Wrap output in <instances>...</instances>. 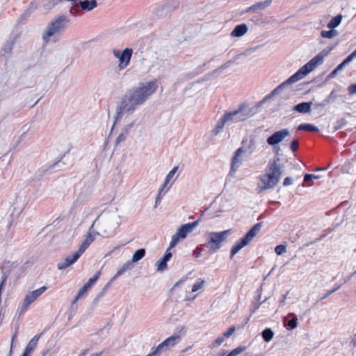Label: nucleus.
I'll return each instance as SVG.
<instances>
[{
	"label": "nucleus",
	"mask_w": 356,
	"mask_h": 356,
	"mask_svg": "<svg viewBox=\"0 0 356 356\" xmlns=\"http://www.w3.org/2000/svg\"><path fill=\"white\" fill-rule=\"evenodd\" d=\"M257 149V141L254 137L251 136L250 140L243 139L241 146L236 150L232 159L229 174L234 175L238 168L242 165L245 156L252 155Z\"/></svg>",
	"instance_id": "nucleus-4"
},
{
	"label": "nucleus",
	"mask_w": 356,
	"mask_h": 356,
	"mask_svg": "<svg viewBox=\"0 0 356 356\" xmlns=\"http://www.w3.org/2000/svg\"><path fill=\"white\" fill-rule=\"evenodd\" d=\"M170 249H171V248H168L167 249V250L165 251V254H164L163 257V259L164 260H165L166 261H168L170 259V258L172 257V253L170 252Z\"/></svg>",
	"instance_id": "nucleus-48"
},
{
	"label": "nucleus",
	"mask_w": 356,
	"mask_h": 356,
	"mask_svg": "<svg viewBox=\"0 0 356 356\" xmlns=\"http://www.w3.org/2000/svg\"><path fill=\"white\" fill-rule=\"evenodd\" d=\"M275 251L277 255H281L286 252V247L284 245H277L275 248Z\"/></svg>",
	"instance_id": "nucleus-39"
},
{
	"label": "nucleus",
	"mask_w": 356,
	"mask_h": 356,
	"mask_svg": "<svg viewBox=\"0 0 356 356\" xmlns=\"http://www.w3.org/2000/svg\"><path fill=\"white\" fill-rule=\"evenodd\" d=\"M292 183H293L292 179L289 177H287L284 179L283 186H288L292 184Z\"/></svg>",
	"instance_id": "nucleus-50"
},
{
	"label": "nucleus",
	"mask_w": 356,
	"mask_h": 356,
	"mask_svg": "<svg viewBox=\"0 0 356 356\" xmlns=\"http://www.w3.org/2000/svg\"><path fill=\"white\" fill-rule=\"evenodd\" d=\"M356 57V50L353 51L341 63H340L337 67V70L341 71L346 65L351 62L353 58Z\"/></svg>",
	"instance_id": "nucleus-29"
},
{
	"label": "nucleus",
	"mask_w": 356,
	"mask_h": 356,
	"mask_svg": "<svg viewBox=\"0 0 356 356\" xmlns=\"http://www.w3.org/2000/svg\"><path fill=\"white\" fill-rule=\"evenodd\" d=\"M136 125V121H133L131 123L125 125L122 131L126 133L127 134H129L130 130Z\"/></svg>",
	"instance_id": "nucleus-41"
},
{
	"label": "nucleus",
	"mask_w": 356,
	"mask_h": 356,
	"mask_svg": "<svg viewBox=\"0 0 356 356\" xmlns=\"http://www.w3.org/2000/svg\"><path fill=\"white\" fill-rule=\"evenodd\" d=\"M338 35V32L333 29H330V31H322L321 33V35L322 38H333L334 37L337 36Z\"/></svg>",
	"instance_id": "nucleus-33"
},
{
	"label": "nucleus",
	"mask_w": 356,
	"mask_h": 356,
	"mask_svg": "<svg viewBox=\"0 0 356 356\" xmlns=\"http://www.w3.org/2000/svg\"><path fill=\"white\" fill-rule=\"evenodd\" d=\"M289 136L290 131L288 129H282L274 132L267 138L266 142L268 145L275 147L280 143L284 141L286 138L289 137Z\"/></svg>",
	"instance_id": "nucleus-14"
},
{
	"label": "nucleus",
	"mask_w": 356,
	"mask_h": 356,
	"mask_svg": "<svg viewBox=\"0 0 356 356\" xmlns=\"http://www.w3.org/2000/svg\"><path fill=\"white\" fill-rule=\"evenodd\" d=\"M283 166L281 159L275 157L268 161L265 172L259 177L257 191L261 193L265 191L274 188L279 183L282 175Z\"/></svg>",
	"instance_id": "nucleus-1"
},
{
	"label": "nucleus",
	"mask_w": 356,
	"mask_h": 356,
	"mask_svg": "<svg viewBox=\"0 0 356 356\" xmlns=\"http://www.w3.org/2000/svg\"><path fill=\"white\" fill-rule=\"evenodd\" d=\"M14 41L13 40H8L7 41L2 48V51L5 54H10L12 51V49L13 48Z\"/></svg>",
	"instance_id": "nucleus-34"
},
{
	"label": "nucleus",
	"mask_w": 356,
	"mask_h": 356,
	"mask_svg": "<svg viewBox=\"0 0 356 356\" xmlns=\"http://www.w3.org/2000/svg\"><path fill=\"white\" fill-rule=\"evenodd\" d=\"M145 254V249L140 248L137 250L132 255L131 260L130 261L131 264L136 263L144 257Z\"/></svg>",
	"instance_id": "nucleus-28"
},
{
	"label": "nucleus",
	"mask_w": 356,
	"mask_h": 356,
	"mask_svg": "<svg viewBox=\"0 0 356 356\" xmlns=\"http://www.w3.org/2000/svg\"><path fill=\"white\" fill-rule=\"evenodd\" d=\"M340 286H337V287H335L334 289H333L332 290H330V291H328L323 297H321L320 298V300H322L325 298H326L327 297H328L329 296L332 295L333 293H334L337 290H338L339 289Z\"/></svg>",
	"instance_id": "nucleus-47"
},
{
	"label": "nucleus",
	"mask_w": 356,
	"mask_h": 356,
	"mask_svg": "<svg viewBox=\"0 0 356 356\" xmlns=\"http://www.w3.org/2000/svg\"><path fill=\"white\" fill-rule=\"evenodd\" d=\"M262 337L266 342L271 341L274 337V332L271 328H266L261 332Z\"/></svg>",
	"instance_id": "nucleus-31"
},
{
	"label": "nucleus",
	"mask_w": 356,
	"mask_h": 356,
	"mask_svg": "<svg viewBox=\"0 0 356 356\" xmlns=\"http://www.w3.org/2000/svg\"><path fill=\"white\" fill-rule=\"evenodd\" d=\"M341 170L343 173L352 174L354 172V161L348 160L342 166Z\"/></svg>",
	"instance_id": "nucleus-27"
},
{
	"label": "nucleus",
	"mask_w": 356,
	"mask_h": 356,
	"mask_svg": "<svg viewBox=\"0 0 356 356\" xmlns=\"http://www.w3.org/2000/svg\"><path fill=\"white\" fill-rule=\"evenodd\" d=\"M272 2V0H266L262 2L257 3L254 5H252V6L249 7L247 9V12L248 11H257L258 10H264L268 7Z\"/></svg>",
	"instance_id": "nucleus-25"
},
{
	"label": "nucleus",
	"mask_w": 356,
	"mask_h": 356,
	"mask_svg": "<svg viewBox=\"0 0 356 356\" xmlns=\"http://www.w3.org/2000/svg\"><path fill=\"white\" fill-rule=\"evenodd\" d=\"M205 284V281L204 280H197L193 286L192 292H196L198 290L201 289Z\"/></svg>",
	"instance_id": "nucleus-36"
},
{
	"label": "nucleus",
	"mask_w": 356,
	"mask_h": 356,
	"mask_svg": "<svg viewBox=\"0 0 356 356\" xmlns=\"http://www.w3.org/2000/svg\"><path fill=\"white\" fill-rule=\"evenodd\" d=\"M236 330V327L235 326H232L230 327L228 330L227 332H225L224 334H223V336L225 337V338H229L230 337L233 333L235 332Z\"/></svg>",
	"instance_id": "nucleus-44"
},
{
	"label": "nucleus",
	"mask_w": 356,
	"mask_h": 356,
	"mask_svg": "<svg viewBox=\"0 0 356 356\" xmlns=\"http://www.w3.org/2000/svg\"><path fill=\"white\" fill-rule=\"evenodd\" d=\"M286 296H287V293L284 295L282 296V298L280 300V306H282L285 304V301H286Z\"/></svg>",
	"instance_id": "nucleus-59"
},
{
	"label": "nucleus",
	"mask_w": 356,
	"mask_h": 356,
	"mask_svg": "<svg viewBox=\"0 0 356 356\" xmlns=\"http://www.w3.org/2000/svg\"><path fill=\"white\" fill-rule=\"evenodd\" d=\"M297 321L298 318L294 313H289L283 318L284 326H288L291 329H296L298 327Z\"/></svg>",
	"instance_id": "nucleus-19"
},
{
	"label": "nucleus",
	"mask_w": 356,
	"mask_h": 356,
	"mask_svg": "<svg viewBox=\"0 0 356 356\" xmlns=\"http://www.w3.org/2000/svg\"><path fill=\"white\" fill-rule=\"evenodd\" d=\"M193 256L196 258H198L201 256V252H200V250L199 248H197L194 252H193Z\"/></svg>",
	"instance_id": "nucleus-57"
},
{
	"label": "nucleus",
	"mask_w": 356,
	"mask_h": 356,
	"mask_svg": "<svg viewBox=\"0 0 356 356\" xmlns=\"http://www.w3.org/2000/svg\"><path fill=\"white\" fill-rule=\"evenodd\" d=\"M312 105V102H302L293 107V110L296 111L300 113H309L311 111V106Z\"/></svg>",
	"instance_id": "nucleus-23"
},
{
	"label": "nucleus",
	"mask_w": 356,
	"mask_h": 356,
	"mask_svg": "<svg viewBox=\"0 0 356 356\" xmlns=\"http://www.w3.org/2000/svg\"><path fill=\"white\" fill-rule=\"evenodd\" d=\"M99 219L100 216H98L90 227L88 233L85 240L81 244L79 250H77L79 254H82L85 252V250L89 247V245L93 242L95 236L99 235V232L92 230L95 225L99 220Z\"/></svg>",
	"instance_id": "nucleus-12"
},
{
	"label": "nucleus",
	"mask_w": 356,
	"mask_h": 356,
	"mask_svg": "<svg viewBox=\"0 0 356 356\" xmlns=\"http://www.w3.org/2000/svg\"><path fill=\"white\" fill-rule=\"evenodd\" d=\"M136 125V121H133L131 123L125 125L122 131L126 133L127 134H129L130 130Z\"/></svg>",
	"instance_id": "nucleus-42"
},
{
	"label": "nucleus",
	"mask_w": 356,
	"mask_h": 356,
	"mask_svg": "<svg viewBox=\"0 0 356 356\" xmlns=\"http://www.w3.org/2000/svg\"><path fill=\"white\" fill-rule=\"evenodd\" d=\"M79 11V8L78 6H73L70 10V13L72 14V15H74L76 14V13H78Z\"/></svg>",
	"instance_id": "nucleus-55"
},
{
	"label": "nucleus",
	"mask_w": 356,
	"mask_h": 356,
	"mask_svg": "<svg viewBox=\"0 0 356 356\" xmlns=\"http://www.w3.org/2000/svg\"><path fill=\"white\" fill-rule=\"evenodd\" d=\"M199 220L191 223L182 225L177 232L172 236L171 241L169 245V248H173L176 246L180 239H184L188 233H191L195 228L198 225Z\"/></svg>",
	"instance_id": "nucleus-10"
},
{
	"label": "nucleus",
	"mask_w": 356,
	"mask_h": 356,
	"mask_svg": "<svg viewBox=\"0 0 356 356\" xmlns=\"http://www.w3.org/2000/svg\"><path fill=\"white\" fill-rule=\"evenodd\" d=\"M178 166H175L169 172L168 174L166 175L165 177V180H166V182H169L172 178L173 177L175 176V173L177 172V170H178Z\"/></svg>",
	"instance_id": "nucleus-37"
},
{
	"label": "nucleus",
	"mask_w": 356,
	"mask_h": 356,
	"mask_svg": "<svg viewBox=\"0 0 356 356\" xmlns=\"http://www.w3.org/2000/svg\"><path fill=\"white\" fill-rule=\"evenodd\" d=\"M42 333L36 334L31 339V341L27 344L23 354L22 356H29L31 353L34 350L35 347L37 346L38 340L41 336Z\"/></svg>",
	"instance_id": "nucleus-18"
},
{
	"label": "nucleus",
	"mask_w": 356,
	"mask_h": 356,
	"mask_svg": "<svg viewBox=\"0 0 356 356\" xmlns=\"http://www.w3.org/2000/svg\"><path fill=\"white\" fill-rule=\"evenodd\" d=\"M341 20H342V15H338L335 16L334 17H333L330 21V22L327 24V27L329 29H334V28H336L337 26H338L341 24Z\"/></svg>",
	"instance_id": "nucleus-30"
},
{
	"label": "nucleus",
	"mask_w": 356,
	"mask_h": 356,
	"mask_svg": "<svg viewBox=\"0 0 356 356\" xmlns=\"http://www.w3.org/2000/svg\"><path fill=\"white\" fill-rule=\"evenodd\" d=\"M325 55L323 52L319 53L313 58H312L308 63L304 65L302 67H300L298 72H296L293 75L290 76L288 79H286L284 82L279 85L275 89H274L266 97V99H269L277 94H278L280 90L286 86L291 83H294L299 80L303 79L306 76L309 72H312L314 69H316L318 66L321 65L324 60Z\"/></svg>",
	"instance_id": "nucleus-2"
},
{
	"label": "nucleus",
	"mask_w": 356,
	"mask_h": 356,
	"mask_svg": "<svg viewBox=\"0 0 356 356\" xmlns=\"http://www.w3.org/2000/svg\"><path fill=\"white\" fill-rule=\"evenodd\" d=\"M158 86L154 81L140 83L138 86L127 90L130 95L142 106L156 92Z\"/></svg>",
	"instance_id": "nucleus-5"
},
{
	"label": "nucleus",
	"mask_w": 356,
	"mask_h": 356,
	"mask_svg": "<svg viewBox=\"0 0 356 356\" xmlns=\"http://www.w3.org/2000/svg\"><path fill=\"white\" fill-rule=\"evenodd\" d=\"M97 6L96 0H83L80 1V7L81 9L90 11Z\"/></svg>",
	"instance_id": "nucleus-24"
},
{
	"label": "nucleus",
	"mask_w": 356,
	"mask_h": 356,
	"mask_svg": "<svg viewBox=\"0 0 356 356\" xmlns=\"http://www.w3.org/2000/svg\"><path fill=\"white\" fill-rule=\"evenodd\" d=\"M70 24V19L65 15H58L47 24L42 32V39L44 44L56 42Z\"/></svg>",
	"instance_id": "nucleus-3"
},
{
	"label": "nucleus",
	"mask_w": 356,
	"mask_h": 356,
	"mask_svg": "<svg viewBox=\"0 0 356 356\" xmlns=\"http://www.w3.org/2000/svg\"><path fill=\"white\" fill-rule=\"evenodd\" d=\"M262 227V222L255 224L245 234V236L241 239V241L234 245L231 250V257L234 256L240 250L249 244L250 241L257 236Z\"/></svg>",
	"instance_id": "nucleus-9"
},
{
	"label": "nucleus",
	"mask_w": 356,
	"mask_h": 356,
	"mask_svg": "<svg viewBox=\"0 0 356 356\" xmlns=\"http://www.w3.org/2000/svg\"><path fill=\"white\" fill-rule=\"evenodd\" d=\"M133 54L131 48H125L122 51L118 49H113V56L118 59V68L125 69L129 64Z\"/></svg>",
	"instance_id": "nucleus-11"
},
{
	"label": "nucleus",
	"mask_w": 356,
	"mask_h": 356,
	"mask_svg": "<svg viewBox=\"0 0 356 356\" xmlns=\"http://www.w3.org/2000/svg\"><path fill=\"white\" fill-rule=\"evenodd\" d=\"M196 297H197V296H195L193 298H190V297L186 296V298H184V300H186V301L192 300L195 299Z\"/></svg>",
	"instance_id": "nucleus-63"
},
{
	"label": "nucleus",
	"mask_w": 356,
	"mask_h": 356,
	"mask_svg": "<svg viewBox=\"0 0 356 356\" xmlns=\"http://www.w3.org/2000/svg\"><path fill=\"white\" fill-rule=\"evenodd\" d=\"M226 124H227V122L224 115H222L211 131V136L213 137L217 136L222 131Z\"/></svg>",
	"instance_id": "nucleus-22"
},
{
	"label": "nucleus",
	"mask_w": 356,
	"mask_h": 356,
	"mask_svg": "<svg viewBox=\"0 0 356 356\" xmlns=\"http://www.w3.org/2000/svg\"><path fill=\"white\" fill-rule=\"evenodd\" d=\"M248 26L245 24L237 25L232 31V37H241L248 32Z\"/></svg>",
	"instance_id": "nucleus-21"
},
{
	"label": "nucleus",
	"mask_w": 356,
	"mask_h": 356,
	"mask_svg": "<svg viewBox=\"0 0 356 356\" xmlns=\"http://www.w3.org/2000/svg\"><path fill=\"white\" fill-rule=\"evenodd\" d=\"M318 178H319V176H318V175H312V174H306L304 177V181L305 182H307L313 179H318Z\"/></svg>",
	"instance_id": "nucleus-45"
},
{
	"label": "nucleus",
	"mask_w": 356,
	"mask_h": 356,
	"mask_svg": "<svg viewBox=\"0 0 356 356\" xmlns=\"http://www.w3.org/2000/svg\"><path fill=\"white\" fill-rule=\"evenodd\" d=\"M17 333H18V327L16 328L15 332V333L13 335L12 339H11V345H10V353H12L13 342H14V340H15V337L17 335Z\"/></svg>",
	"instance_id": "nucleus-53"
},
{
	"label": "nucleus",
	"mask_w": 356,
	"mask_h": 356,
	"mask_svg": "<svg viewBox=\"0 0 356 356\" xmlns=\"http://www.w3.org/2000/svg\"><path fill=\"white\" fill-rule=\"evenodd\" d=\"M178 339L179 336H171L159 344L155 350L159 354L163 349H168L169 347L173 346Z\"/></svg>",
	"instance_id": "nucleus-16"
},
{
	"label": "nucleus",
	"mask_w": 356,
	"mask_h": 356,
	"mask_svg": "<svg viewBox=\"0 0 356 356\" xmlns=\"http://www.w3.org/2000/svg\"><path fill=\"white\" fill-rule=\"evenodd\" d=\"M128 134L122 131L119 136L115 139V145H119L120 143L125 140Z\"/></svg>",
	"instance_id": "nucleus-38"
},
{
	"label": "nucleus",
	"mask_w": 356,
	"mask_h": 356,
	"mask_svg": "<svg viewBox=\"0 0 356 356\" xmlns=\"http://www.w3.org/2000/svg\"><path fill=\"white\" fill-rule=\"evenodd\" d=\"M343 124H344V120H341V121H338L337 122V124L334 127V131H337V130H339V129H341V127H343Z\"/></svg>",
	"instance_id": "nucleus-52"
},
{
	"label": "nucleus",
	"mask_w": 356,
	"mask_h": 356,
	"mask_svg": "<svg viewBox=\"0 0 356 356\" xmlns=\"http://www.w3.org/2000/svg\"><path fill=\"white\" fill-rule=\"evenodd\" d=\"M298 140L297 139L293 140L290 143V149L292 152H296L298 149Z\"/></svg>",
	"instance_id": "nucleus-43"
},
{
	"label": "nucleus",
	"mask_w": 356,
	"mask_h": 356,
	"mask_svg": "<svg viewBox=\"0 0 356 356\" xmlns=\"http://www.w3.org/2000/svg\"><path fill=\"white\" fill-rule=\"evenodd\" d=\"M133 267V264L130 261H127L124 263L121 268L117 271L115 275L111 279V281L115 280L119 276L122 275L123 273H124L128 269H130Z\"/></svg>",
	"instance_id": "nucleus-26"
},
{
	"label": "nucleus",
	"mask_w": 356,
	"mask_h": 356,
	"mask_svg": "<svg viewBox=\"0 0 356 356\" xmlns=\"http://www.w3.org/2000/svg\"><path fill=\"white\" fill-rule=\"evenodd\" d=\"M64 1H71L74 2L76 0H45L42 5V9L46 13L49 12L52 9H54L56 6L62 3Z\"/></svg>",
	"instance_id": "nucleus-17"
},
{
	"label": "nucleus",
	"mask_w": 356,
	"mask_h": 356,
	"mask_svg": "<svg viewBox=\"0 0 356 356\" xmlns=\"http://www.w3.org/2000/svg\"><path fill=\"white\" fill-rule=\"evenodd\" d=\"M225 337L222 335V337H219L217 338L212 343H211V348H214L218 346H219L225 340Z\"/></svg>",
	"instance_id": "nucleus-40"
},
{
	"label": "nucleus",
	"mask_w": 356,
	"mask_h": 356,
	"mask_svg": "<svg viewBox=\"0 0 356 356\" xmlns=\"http://www.w3.org/2000/svg\"><path fill=\"white\" fill-rule=\"evenodd\" d=\"M267 300V298L266 300H264L263 302H260V303H257L254 305L253 308L251 309V314H254V312H256V311L259 308V307L264 303Z\"/></svg>",
	"instance_id": "nucleus-49"
},
{
	"label": "nucleus",
	"mask_w": 356,
	"mask_h": 356,
	"mask_svg": "<svg viewBox=\"0 0 356 356\" xmlns=\"http://www.w3.org/2000/svg\"><path fill=\"white\" fill-rule=\"evenodd\" d=\"M103 296H104V292H101V293H99L97 295V298L95 299V300H94V301H95V302H97V301H98V300H99L100 298H102Z\"/></svg>",
	"instance_id": "nucleus-61"
},
{
	"label": "nucleus",
	"mask_w": 356,
	"mask_h": 356,
	"mask_svg": "<svg viewBox=\"0 0 356 356\" xmlns=\"http://www.w3.org/2000/svg\"><path fill=\"white\" fill-rule=\"evenodd\" d=\"M223 115L227 122V124H231L247 120L253 115V113L248 106L241 105L238 109L226 112Z\"/></svg>",
	"instance_id": "nucleus-7"
},
{
	"label": "nucleus",
	"mask_w": 356,
	"mask_h": 356,
	"mask_svg": "<svg viewBox=\"0 0 356 356\" xmlns=\"http://www.w3.org/2000/svg\"><path fill=\"white\" fill-rule=\"evenodd\" d=\"M81 255V254H79L78 251H76L74 253H73V254L66 257V258L63 261H60L58 264V269L64 270L67 268L68 266L75 263Z\"/></svg>",
	"instance_id": "nucleus-15"
},
{
	"label": "nucleus",
	"mask_w": 356,
	"mask_h": 356,
	"mask_svg": "<svg viewBox=\"0 0 356 356\" xmlns=\"http://www.w3.org/2000/svg\"><path fill=\"white\" fill-rule=\"evenodd\" d=\"M159 353L156 352V350H154L152 353L148 354L146 356H158Z\"/></svg>",
	"instance_id": "nucleus-62"
},
{
	"label": "nucleus",
	"mask_w": 356,
	"mask_h": 356,
	"mask_svg": "<svg viewBox=\"0 0 356 356\" xmlns=\"http://www.w3.org/2000/svg\"><path fill=\"white\" fill-rule=\"evenodd\" d=\"M47 289L46 286H42L38 289H36L33 291L29 292L26 296L25 298L23 300L20 306V313L24 312L26 308L40 296H41Z\"/></svg>",
	"instance_id": "nucleus-13"
},
{
	"label": "nucleus",
	"mask_w": 356,
	"mask_h": 356,
	"mask_svg": "<svg viewBox=\"0 0 356 356\" xmlns=\"http://www.w3.org/2000/svg\"><path fill=\"white\" fill-rule=\"evenodd\" d=\"M167 262L168 261L164 260L163 258L159 260L156 264V270L158 271H163L167 267Z\"/></svg>",
	"instance_id": "nucleus-35"
},
{
	"label": "nucleus",
	"mask_w": 356,
	"mask_h": 356,
	"mask_svg": "<svg viewBox=\"0 0 356 356\" xmlns=\"http://www.w3.org/2000/svg\"><path fill=\"white\" fill-rule=\"evenodd\" d=\"M161 193H162V189H160L159 191V193H158V195H157V196L156 197V199H155L156 204H157L161 201Z\"/></svg>",
	"instance_id": "nucleus-56"
},
{
	"label": "nucleus",
	"mask_w": 356,
	"mask_h": 356,
	"mask_svg": "<svg viewBox=\"0 0 356 356\" xmlns=\"http://www.w3.org/2000/svg\"><path fill=\"white\" fill-rule=\"evenodd\" d=\"M298 130L299 131H318L319 129L317 127L311 124H302L298 126Z\"/></svg>",
	"instance_id": "nucleus-32"
},
{
	"label": "nucleus",
	"mask_w": 356,
	"mask_h": 356,
	"mask_svg": "<svg viewBox=\"0 0 356 356\" xmlns=\"http://www.w3.org/2000/svg\"><path fill=\"white\" fill-rule=\"evenodd\" d=\"M87 353V350L82 351L79 356H84Z\"/></svg>",
	"instance_id": "nucleus-64"
},
{
	"label": "nucleus",
	"mask_w": 356,
	"mask_h": 356,
	"mask_svg": "<svg viewBox=\"0 0 356 356\" xmlns=\"http://www.w3.org/2000/svg\"><path fill=\"white\" fill-rule=\"evenodd\" d=\"M339 72L338 70H337V69L335 68L329 75H328V78H333L334 77L337 73Z\"/></svg>",
	"instance_id": "nucleus-58"
},
{
	"label": "nucleus",
	"mask_w": 356,
	"mask_h": 356,
	"mask_svg": "<svg viewBox=\"0 0 356 356\" xmlns=\"http://www.w3.org/2000/svg\"><path fill=\"white\" fill-rule=\"evenodd\" d=\"M82 296H79V292L78 291L77 295L76 296V297L74 298V300L72 301V304H74Z\"/></svg>",
	"instance_id": "nucleus-60"
},
{
	"label": "nucleus",
	"mask_w": 356,
	"mask_h": 356,
	"mask_svg": "<svg viewBox=\"0 0 356 356\" xmlns=\"http://www.w3.org/2000/svg\"><path fill=\"white\" fill-rule=\"evenodd\" d=\"M245 350L244 347H238L232 350L235 356H237Z\"/></svg>",
	"instance_id": "nucleus-51"
},
{
	"label": "nucleus",
	"mask_w": 356,
	"mask_h": 356,
	"mask_svg": "<svg viewBox=\"0 0 356 356\" xmlns=\"http://www.w3.org/2000/svg\"><path fill=\"white\" fill-rule=\"evenodd\" d=\"M348 91L350 95L356 93V83L350 86L348 88Z\"/></svg>",
	"instance_id": "nucleus-54"
},
{
	"label": "nucleus",
	"mask_w": 356,
	"mask_h": 356,
	"mask_svg": "<svg viewBox=\"0 0 356 356\" xmlns=\"http://www.w3.org/2000/svg\"><path fill=\"white\" fill-rule=\"evenodd\" d=\"M100 274L101 273L99 271L92 277L88 280L87 283H86L84 286L79 289V296H83L88 291V290L90 289V287L96 282Z\"/></svg>",
	"instance_id": "nucleus-20"
},
{
	"label": "nucleus",
	"mask_w": 356,
	"mask_h": 356,
	"mask_svg": "<svg viewBox=\"0 0 356 356\" xmlns=\"http://www.w3.org/2000/svg\"><path fill=\"white\" fill-rule=\"evenodd\" d=\"M231 234V229H227L220 232H212L208 233V241L207 245L211 252H216L221 247V243L226 241L229 234Z\"/></svg>",
	"instance_id": "nucleus-8"
},
{
	"label": "nucleus",
	"mask_w": 356,
	"mask_h": 356,
	"mask_svg": "<svg viewBox=\"0 0 356 356\" xmlns=\"http://www.w3.org/2000/svg\"><path fill=\"white\" fill-rule=\"evenodd\" d=\"M140 105L127 91L122 97L120 102L116 107L115 120L120 119L124 114L133 113Z\"/></svg>",
	"instance_id": "nucleus-6"
},
{
	"label": "nucleus",
	"mask_w": 356,
	"mask_h": 356,
	"mask_svg": "<svg viewBox=\"0 0 356 356\" xmlns=\"http://www.w3.org/2000/svg\"><path fill=\"white\" fill-rule=\"evenodd\" d=\"M336 97V95L334 94V91H332V92L330 94V95L324 100V104H329L332 100L334 99Z\"/></svg>",
	"instance_id": "nucleus-46"
}]
</instances>
